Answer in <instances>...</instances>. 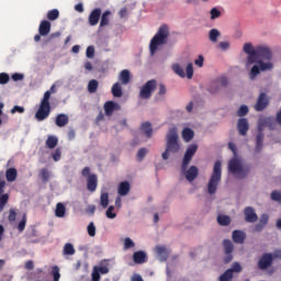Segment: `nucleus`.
Wrapping results in <instances>:
<instances>
[{
  "mask_svg": "<svg viewBox=\"0 0 281 281\" xmlns=\"http://www.w3.org/2000/svg\"><path fill=\"white\" fill-rule=\"evenodd\" d=\"M198 150H199V145L196 144L189 145L184 153L182 164H181L182 173L184 175L187 181H189L190 183H192V181H194V179L199 177V168L196 166H191L188 169V166H190V161H192V157L196 155Z\"/></svg>",
  "mask_w": 281,
  "mask_h": 281,
  "instance_id": "1",
  "label": "nucleus"
},
{
  "mask_svg": "<svg viewBox=\"0 0 281 281\" xmlns=\"http://www.w3.org/2000/svg\"><path fill=\"white\" fill-rule=\"evenodd\" d=\"M55 87L52 86L49 90H47L43 99L40 102V106L37 111L35 112V120L37 122H45L47 117L52 114V104L49 103V100L52 99V93H54Z\"/></svg>",
  "mask_w": 281,
  "mask_h": 281,
  "instance_id": "2",
  "label": "nucleus"
},
{
  "mask_svg": "<svg viewBox=\"0 0 281 281\" xmlns=\"http://www.w3.org/2000/svg\"><path fill=\"white\" fill-rule=\"evenodd\" d=\"M168 36H170V31L168 29V25L164 24L158 29V32L154 35V37L149 42L150 56H155L159 47L168 43Z\"/></svg>",
  "mask_w": 281,
  "mask_h": 281,
  "instance_id": "3",
  "label": "nucleus"
},
{
  "mask_svg": "<svg viewBox=\"0 0 281 281\" xmlns=\"http://www.w3.org/2000/svg\"><path fill=\"white\" fill-rule=\"evenodd\" d=\"M228 171L234 175L236 179H247L249 172H251V166L243 165V161L238 158H233L228 162Z\"/></svg>",
  "mask_w": 281,
  "mask_h": 281,
  "instance_id": "4",
  "label": "nucleus"
},
{
  "mask_svg": "<svg viewBox=\"0 0 281 281\" xmlns=\"http://www.w3.org/2000/svg\"><path fill=\"white\" fill-rule=\"evenodd\" d=\"M223 177V167L221 160L215 161L213 167V172L207 183V192L209 194H216L218 190V186L221 184V179Z\"/></svg>",
  "mask_w": 281,
  "mask_h": 281,
  "instance_id": "5",
  "label": "nucleus"
},
{
  "mask_svg": "<svg viewBox=\"0 0 281 281\" xmlns=\"http://www.w3.org/2000/svg\"><path fill=\"white\" fill-rule=\"evenodd\" d=\"M177 153V127L169 130L167 134V146L162 153V159L166 161Z\"/></svg>",
  "mask_w": 281,
  "mask_h": 281,
  "instance_id": "6",
  "label": "nucleus"
},
{
  "mask_svg": "<svg viewBox=\"0 0 281 281\" xmlns=\"http://www.w3.org/2000/svg\"><path fill=\"white\" fill-rule=\"evenodd\" d=\"M81 175L87 178L88 192H95L98 190V175L91 173V168L89 167H85Z\"/></svg>",
  "mask_w": 281,
  "mask_h": 281,
  "instance_id": "7",
  "label": "nucleus"
},
{
  "mask_svg": "<svg viewBox=\"0 0 281 281\" xmlns=\"http://www.w3.org/2000/svg\"><path fill=\"white\" fill-rule=\"evenodd\" d=\"M257 65L252 66L250 70V79L254 80L260 71H271L273 69V63L266 61L265 59H256Z\"/></svg>",
  "mask_w": 281,
  "mask_h": 281,
  "instance_id": "8",
  "label": "nucleus"
},
{
  "mask_svg": "<svg viewBox=\"0 0 281 281\" xmlns=\"http://www.w3.org/2000/svg\"><path fill=\"white\" fill-rule=\"evenodd\" d=\"M157 89V81L155 79L148 80L139 91L140 100H150L153 92Z\"/></svg>",
  "mask_w": 281,
  "mask_h": 281,
  "instance_id": "9",
  "label": "nucleus"
},
{
  "mask_svg": "<svg viewBox=\"0 0 281 281\" xmlns=\"http://www.w3.org/2000/svg\"><path fill=\"white\" fill-rule=\"evenodd\" d=\"M273 53L265 45L256 46L255 60H271Z\"/></svg>",
  "mask_w": 281,
  "mask_h": 281,
  "instance_id": "10",
  "label": "nucleus"
},
{
  "mask_svg": "<svg viewBox=\"0 0 281 281\" xmlns=\"http://www.w3.org/2000/svg\"><path fill=\"white\" fill-rule=\"evenodd\" d=\"M223 248H224V252L226 255L224 257V262L227 265V263L232 262V260H234V256L232 255V254H234V244L229 239H224Z\"/></svg>",
  "mask_w": 281,
  "mask_h": 281,
  "instance_id": "11",
  "label": "nucleus"
},
{
  "mask_svg": "<svg viewBox=\"0 0 281 281\" xmlns=\"http://www.w3.org/2000/svg\"><path fill=\"white\" fill-rule=\"evenodd\" d=\"M273 265V254L266 252L261 256V258L258 260V269L261 271L267 270L268 267H271Z\"/></svg>",
  "mask_w": 281,
  "mask_h": 281,
  "instance_id": "12",
  "label": "nucleus"
},
{
  "mask_svg": "<svg viewBox=\"0 0 281 281\" xmlns=\"http://www.w3.org/2000/svg\"><path fill=\"white\" fill-rule=\"evenodd\" d=\"M103 110L106 115V117L113 116L114 111H122V105L115 101H106L103 104Z\"/></svg>",
  "mask_w": 281,
  "mask_h": 281,
  "instance_id": "13",
  "label": "nucleus"
},
{
  "mask_svg": "<svg viewBox=\"0 0 281 281\" xmlns=\"http://www.w3.org/2000/svg\"><path fill=\"white\" fill-rule=\"evenodd\" d=\"M267 106H269V95H267V93L261 92L257 99V102L254 106L255 111H265V109H267Z\"/></svg>",
  "mask_w": 281,
  "mask_h": 281,
  "instance_id": "14",
  "label": "nucleus"
},
{
  "mask_svg": "<svg viewBox=\"0 0 281 281\" xmlns=\"http://www.w3.org/2000/svg\"><path fill=\"white\" fill-rule=\"evenodd\" d=\"M177 75L180 76V78H186L187 76L188 80H192V77L194 76V66H192V63H189L186 71H183V68L177 66Z\"/></svg>",
  "mask_w": 281,
  "mask_h": 281,
  "instance_id": "15",
  "label": "nucleus"
},
{
  "mask_svg": "<svg viewBox=\"0 0 281 281\" xmlns=\"http://www.w3.org/2000/svg\"><path fill=\"white\" fill-rule=\"evenodd\" d=\"M243 49L245 54H248L247 63L254 65L256 63V48H254V45L251 43H245Z\"/></svg>",
  "mask_w": 281,
  "mask_h": 281,
  "instance_id": "16",
  "label": "nucleus"
},
{
  "mask_svg": "<svg viewBox=\"0 0 281 281\" xmlns=\"http://www.w3.org/2000/svg\"><path fill=\"white\" fill-rule=\"evenodd\" d=\"M244 216L246 223H256L258 221V214L256 213V209L251 206L245 207Z\"/></svg>",
  "mask_w": 281,
  "mask_h": 281,
  "instance_id": "17",
  "label": "nucleus"
},
{
  "mask_svg": "<svg viewBox=\"0 0 281 281\" xmlns=\"http://www.w3.org/2000/svg\"><path fill=\"white\" fill-rule=\"evenodd\" d=\"M156 255L158 256L160 262H166L170 256V250L166 246L158 245L155 247Z\"/></svg>",
  "mask_w": 281,
  "mask_h": 281,
  "instance_id": "18",
  "label": "nucleus"
},
{
  "mask_svg": "<svg viewBox=\"0 0 281 281\" xmlns=\"http://www.w3.org/2000/svg\"><path fill=\"white\" fill-rule=\"evenodd\" d=\"M232 238L236 245H245V240L247 239V233L240 229L233 231Z\"/></svg>",
  "mask_w": 281,
  "mask_h": 281,
  "instance_id": "19",
  "label": "nucleus"
},
{
  "mask_svg": "<svg viewBox=\"0 0 281 281\" xmlns=\"http://www.w3.org/2000/svg\"><path fill=\"white\" fill-rule=\"evenodd\" d=\"M229 83V81L227 80V78L222 77L220 79L216 80V82H214L212 85V87L209 89L210 93H217V91L221 90V87H227V85Z\"/></svg>",
  "mask_w": 281,
  "mask_h": 281,
  "instance_id": "20",
  "label": "nucleus"
},
{
  "mask_svg": "<svg viewBox=\"0 0 281 281\" xmlns=\"http://www.w3.org/2000/svg\"><path fill=\"white\" fill-rule=\"evenodd\" d=\"M52 32V22L44 20L40 23L38 34L40 36H47Z\"/></svg>",
  "mask_w": 281,
  "mask_h": 281,
  "instance_id": "21",
  "label": "nucleus"
},
{
  "mask_svg": "<svg viewBox=\"0 0 281 281\" xmlns=\"http://www.w3.org/2000/svg\"><path fill=\"white\" fill-rule=\"evenodd\" d=\"M133 261L135 265H144V262H148V255L143 250L135 251L133 254Z\"/></svg>",
  "mask_w": 281,
  "mask_h": 281,
  "instance_id": "22",
  "label": "nucleus"
},
{
  "mask_svg": "<svg viewBox=\"0 0 281 281\" xmlns=\"http://www.w3.org/2000/svg\"><path fill=\"white\" fill-rule=\"evenodd\" d=\"M237 131L239 132V135H247L249 131V121H247V119H239L237 122Z\"/></svg>",
  "mask_w": 281,
  "mask_h": 281,
  "instance_id": "23",
  "label": "nucleus"
},
{
  "mask_svg": "<svg viewBox=\"0 0 281 281\" xmlns=\"http://www.w3.org/2000/svg\"><path fill=\"white\" fill-rule=\"evenodd\" d=\"M102 15L101 9H94L89 15V24L90 25H98L100 23V16Z\"/></svg>",
  "mask_w": 281,
  "mask_h": 281,
  "instance_id": "24",
  "label": "nucleus"
},
{
  "mask_svg": "<svg viewBox=\"0 0 281 281\" xmlns=\"http://www.w3.org/2000/svg\"><path fill=\"white\" fill-rule=\"evenodd\" d=\"M131 192V183L128 181L120 182L117 188V194L120 196H126Z\"/></svg>",
  "mask_w": 281,
  "mask_h": 281,
  "instance_id": "25",
  "label": "nucleus"
},
{
  "mask_svg": "<svg viewBox=\"0 0 281 281\" xmlns=\"http://www.w3.org/2000/svg\"><path fill=\"white\" fill-rule=\"evenodd\" d=\"M55 124L59 128H63L64 126H67V124H69V115L58 114L55 119Z\"/></svg>",
  "mask_w": 281,
  "mask_h": 281,
  "instance_id": "26",
  "label": "nucleus"
},
{
  "mask_svg": "<svg viewBox=\"0 0 281 281\" xmlns=\"http://www.w3.org/2000/svg\"><path fill=\"white\" fill-rule=\"evenodd\" d=\"M181 135H182L183 142H186L187 144L194 139V131H192V128L190 127H184L182 130Z\"/></svg>",
  "mask_w": 281,
  "mask_h": 281,
  "instance_id": "27",
  "label": "nucleus"
},
{
  "mask_svg": "<svg viewBox=\"0 0 281 281\" xmlns=\"http://www.w3.org/2000/svg\"><path fill=\"white\" fill-rule=\"evenodd\" d=\"M66 213L67 207L65 206V204H63V202H58L55 209V216H57V218H65Z\"/></svg>",
  "mask_w": 281,
  "mask_h": 281,
  "instance_id": "28",
  "label": "nucleus"
},
{
  "mask_svg": "<svg viewBox=\"0 0 281 281\" xmlns=\"http://www.w3.org/2000/svg\"><path fill=\"white\" fill-rule=\"evenodd\" d=\"M263 142H265V134L262 133V131H259V133L256 136L255 153H260V150H262Z\"/></svg>",
  "mask_w": 281,
  "mask_h": 281,
  "instance_id": "29",
  "label": "nucleus"
},
{
  "mask_svg": "<svg viewBox=\"0 0 281 281\" xmlns=\"http://www.w3.org/2000/svg\"><path fill=\"white\" fill-rule=\"evenodd\" d=\"M18 171L15 168H9L5 171V179L9 181V183H12L13 181H16Z\"/></svg>",
  "mask_w": 281,
  "mask_h": 281,
  "instance_id": "30",
  "label": "nucleus"
},
{
  "mask_svg": "<svg viewBox=\"0 0 281 281\" xmlns=\"http://www.w3.org/2000/svg\"><path fill=\"white\" fill-rule=\"evenodd\" d=\"M140 131L146 135V137H153V125L150 122H145L140 125Z\"/></svg>",
  "mask_w": 281,
  "mask_h": 281,
  "instance_id": "31",
  "label": "nucleus"
},
{
  "mask_svg": "<svg viewBox=\"0 0 281 281\" xmlns=\"http://www.w3.org/2000/svg\"><path fill=\"white\" fill-rule=\"evenodd\" d=\"M119 80H121L122 85H128L131 82V71L122 70Z\"/></svg>",
  "mask_w": 281,
  "mask_h": 281,
  "instance_id": "32",
  "label": "nucleus"
},
{
  "mask_svg": "<svg viewBox=\"0 0 281 281\" xmlns=\"http://www.w3.org/2000/svg\"><path fill=\"white\" fill-rule=\"evenodd\" d=\"M46 148L54 149L58 146V137L56 136H48L45 142Z\"/></svg>",
  "mask_w": 281,
  "mask_h": 281,
  "instance_id": "33",
  "label": "nucleus"
},
{
  "mask_svg": "<svg viewBox=\"0 0 281 281\" xmlns=\"http://www.w3.org/2000/svg\"><path fill=\"white\" fill-rule=\"evenodd\" d=\"M112 95L114 98H122L123 92H122V85L120 82H116L112 86Z\"/></svg>",
  "mask_w": 281,
  "mask_h": 281,
  "instance_id": "34",
  "label": "nucleus"
},
{
  "mask_svg": "<svg viewBox=\"0 0 281 281\" xmlns=\"http://www.w3.org/2000/svg\"><path fill=\"white\" fill-rule=\"evenodd\" d=\"M64 256H74L76 254V248H74V244L67 243L63 249Z\"/></svg>",
  "mask_w": 281,
  "mask_h": 281,
  "instance_id": "35",
  "label": "nucleus"
},
{
  "mask_svg": "<svg viewBox=\"0 0 281 281\" xmlns=\"http://www.w3.org/2000/svg\"><path fill=\"white\" fill-rule=\"evenodd\" d=\"M30 280L42 281L43 280V269H36L34 272L29 274Z\"/></svg>",
  "mask_w": 281,
  "mask_h": 281,
  "instance_id": "36",
  "label": "nucleus"
},
{
  "mask_svg": "<svg viewBox=\"0 0 281 281\" xmlns=\"http://www.w3.org/2000/svg\"><path fill=\"white\" fill-rule=\"evenodd\" d=\"M95 270L101 273V276H106V273H109V263L106 262H101L99 266L94 267Z\"/></svg>",
  "mask_w": 281,
  "mask_h": 281,
  "instance_id": "37",
  "label": "nucleus"
},
{
  "mask_svg": "<svg viewBox=\"0 0 281 281\" xmlns=\"http://www.w3.org/2000/svg\"><path fill=\"white\" fill-rule=\"evenodd\" d=\"M217 223L218 225L227 226L232 223V218L229 217V215H218Z\"/></svg>",
  "mask_w": 281,
  "mask_h": 281,
  "instance_id": "38",
  "label": "nucleus"
},
{
  "mask_svg": "<svg viewBox=\"0 0 281 281\" xmlns=\"http://www.w3.org/2000/svg\"><path fill=\"white\" fill-rule=\"evenodd\" d=\"M58 16H60V11H58V9L49 10L46 15L48 21H56Z\"/></svg>",
  "mask_w": 281,
  "mask_h": 281,
  "instance_id": "39",
  "label": "nucleus"
},
{
  "mask_svg": "<svg viewBox=\"0 0 281 281\" xmlns=\"http://www.w3.org/2000/svg\"><path fill=\"white\" fill-rule=\"evenodd\" d=\"M218 36H221V32L216 29H212L209 32V38H210L211 43H216L218 41Z\"/></svg>",
  "mask_w": 281,
  "mask_h": 281,
  "instance_id": "40",
  "label": "nucleus"
},
{
  "mask_svg": "<svg viewBox=\"0 0 281 281\" xmlns=\"http://www.w3.org/2000/svg\"><path fill=\"white\" fill-rule=\"evenodd\" d=\"M8 201H10V195L8 193L0 196V213H2L5 205H8Z\"/></svg>",
  "mask_w": 281,
  "mask_h": 281,
  "instance_id": "41",
  "label": "nucleus"
},
{
  "mask_svg": "<svg viewBox=\"0 0 281 281\" xmlns=\"http://www.w3.org/2000/svg\"><path fill=\"white\" fill-rule=\"evenodd\" d=\"M234 280V274L232 270H226L222 276H220L218 281H232Z\"/></svg>",
  "mask_w": 281,
  "mask_h": 281,
  "instance_id": "42",
  "label": "nucleus"
},
{
  "mask_svg": "<svg viewBox=\"0 0 281 281\" xmlns=\"http://www.w3.org/2000/svg\"><path fill=\"white\" fill-rule=\"evenodd\" d=\"M100 205L103 207V210H106V207H109V194L106 192L101 193Z\"/></svg>",
  "mask_w": 281,
  "mask_h": 281,
  "instance_id": "43",
  "label": "nucleus"
},
{
  "mask_svg": "<svg viewBox=\"0 0 281 281\" xmlns=\"http://www.w3.org/2000/svg\"><path fill=\"white\" fill-rule=\"evenodd\" d=\"M109 16H111V11L103 12L101 16L100 27H105V25H109Z\"/></svg>",
  "mask_w": 281,
  "mask_h": 281,
  "instance_id": "44",
  "label": "nucleus"
},
{
  "mask_svg": "<svg viewBox=\"0 0 281 281\" xmlns=\"http://www.w3.org/2000/svg\"><path fill=\"white\" fill-rule=\"evenodd\" d=\"M98 86H99L98 80L91 79L88 83V91L90 93H95V91H98Z\"/></svg>",
  "mask_w": 281,
  "mask_h": 281,
  "instance_id": "45",
  "label": "nucleus"
},
{
  "mask_svg": "<svg viewBox=\"0 0 281 281\" xmlns=\"http://www.w3.org/2000/svg\"><path fill=\"white\" fill-rule=\"evenodd\" d=\"M38 176L44 183H47V181H49V170H47L46 168L41 169Z\"/></svg>",
  "mask_w": 281,
  "mask_h": 281,
  "instance_id": "46",
  "label": "nucleus"
},
{
  "mask_svg": "<svg viewBox=\"0 0 281 281\" xmlns=\"http://www.w3.org/2000/svg\"><path fill=\"white\" fill-rule=\"evenodd\" d=\"M25 225H27V215H23L22 220L18 224V231L21 233L25 232Z\"/></svg>",
  "mask_w": 281,
  "mask_h": 281,
  "instance_id": "47",
  "label": "nucleus"
},
{
  "mask_svg": "<svg viewBox=\"0 0 281 281\" xmlns=\"http://www.w3.org/2000/svg\"><path fill=\"white\" fill-rule=\"evenodd\" d=\"M52 276H53V281L60 280V268H58V266L52 267Z\"/></svg>",
  "mask_w": 281,
  "mask_h": 281,
  "instance_id": "48",
  "label": "nucleus"
},
{
  "mask_svg": "<svg viewBox=\"0 0 281 281\" xmlns=\"http://www.w3.org/2000/svg\"><path fill=\"white\" fill-rule=\"evenodd\" d=\"M247 113H249V108L247 105H241L237 111L238 117H245Z\"/></svg>",
  "mask_w": 281,
  "mask_h": 281,
  "instance_id": "49",
  "label": "nucleus"
},
{
  "mask_svg": "<svg viewBox=\"0 0 281 281\" xmlns=\"http://www.w3.org/2000/svg\"><path fill=\"white\" fill-rule=\"evenodd\" d=\"M228 271H232V273H240L243 271V267L238 262H234L232 268L228 269Z\"/></svg>",
  "mask_w": 281,
  "mask_h": 281,
  "instance_id": "50",
  "label": "nucleus"
},
{
  "mask_svg": "<svg viewBox=\"0 0 281 281\" xmlns=\"http://www.w3.org/2000/svg\"><path fill=\"white\" fill-rule=\"evenodd\" d=\"M88 235L93 238L95 236V224L93 222H90L88 227H87Z\"/></svg>",
  "mask_w": 281,
  "mask_h": 281,
  "instance_id": "51",
  "label": "nucleus"
},
{
  "mask_svg": "<svg viewBox=\"0 0 281 281\" xmlns=\"http://www.w3.org/2000/svg\"><path fill=\"white\" fill-rule=\"evenodd\" d=\"M10 82V75L5 72L0 74V85H8Z\"/></svg>",
  "mask_w": 281,
  "mask_h": 281,
  "instance_id": "52",
  "label": "nucleus"
},
{
  "mask_svg": "<svg viewBox=\"0 0 281 281\" xmlns=\"http://www.w3.org/2000/svg\"><path fill=\"white\" fill-rule=\"evenodd\" d=\"M63 155V150L60 149V147L56 148V150L52 154V157L54 159V161H60V157Z\"/></svg>",
  "mask_w": 281,
  "mask_h": 281,
  "instance_id": "53",
  "label": "nucleus"
},
{
  "mask_svg": "<svg viewBox=\"0 0 281 281\" xmlns=\"http://www.w3.org/2000/svg\"><path fill=\"white\" fill-rule=\"evenodd\" d=\"M268 224H269V214L263 213V214L260 216L259 225H263L265 227H267Z\"/></svg>",
  "mask_w": 281,
  "mask_h": 281,
  "instance_id": "54",
  "label": "nucleus"
},
{
  "mask_svg": "<svg viewBox=\"0 0 281 281\" xmlns=\"http://www.w3.org/2000/svg\"><path fill=\"white\" fill-rule=\"evenodd\" d=\"M113 210H115V206L110 205L105 212V215L108 218H115L117 214L113 213Z\"/></svg>",
  "mask_w": 281,
  "mask_h": 281,
  "instance_id": "55",
  "label": "nucleus"
},
{
  "mask_svg": "<svg viewBox=\"0 0 281 281\" xmlns=\"http://www.w3.org/2000/svg\"><path fill=\"white\" fill-rule=\"evenodd\" d=\"M212 21L218 19L221 16V11L216 8L211 9L210 11Z\"/></svg>",
  "mask_w": 281,
  "mask_h": 281,
  "instance_id": "56",
  "label": "nucleus"
},
{
  "mask_svg": "<svg viewBox=\"0 0 281 281\" xmlns=\"http://www.w3.org/2000/svg\"><path fill=\"white\" fill-rule=\"evenodd\" d=\"M87 58H93L95 56V47L88 46L86 50Z\"/></svg>",
  "mask_w": 281,
  "mask_h": 281,
  "instance_id": "57",
  "label": "nucleus"
},
{
  "mask_svg": "<svg viewBox=\"0 0 281 281\" xmlns=\"http://www.w3.org/2000/svg\"><path fill=\"white\" fill-rule=\"evenodd\" d=\"M8 221L9 223H14V221H16V210L10 209Z\"/></svg>",
  "mask_w": 281,
  "mask_h": 281,
  "instance_id": "58",
  "label": "nucleus"
},
{
  "mask_svg": "<svg viewBox=\"0 0 281 281\" xmlns=\"http://www.w3.org/2000/svg\"><path fill=\"white\" fill-rule=\"evenodd\" d=\"M124 247L125 249H133V247H135V243L133 241V239H131V237L125 238Z\"/></svg>",
  "mask_w": 281,
  "mask_h": 281,
  "instance_id": "59",
  "label": "nucleus"
},
{
  "mask_svg": "<svg viewBox=\"0 0 281 281\" xmlns=\"http://www.w3.org/2000/svg\"><path fill=\"white\" fill-rule=\"evenodd\" d=\"M146 155H148V149L143 147V148L138 149L137 159H139V161H142V159H144L146 157Z\"/></svg>",
  "mask_w": 281,
  "mask_h": 281,
  "instance_id": "60",
  "label": "nucleus"
},
{
  "mask_svg": "<svg viewBox=\"0 0 281 281\" xmlns=\"http://www.w3.org/2000/svg\"><path fill=\"white\" fill-rule=\"evenodd\" d=\"M271 200L281 203V192L280 191H272L271 192Z\"/></svg>",
  "mask_w": 281,
  "mask_h": 281,
  "instance_id": "61",
  "label": "nucleus"
},
{
  "mask_svg": "<svg viewBox=\"0 0 281 281\" xmlns=\"http://www.w3.org/2000/svg\"><path fill=\"white\" fill-rule=\"evenodd\" d=\"M11 113L14 115V113H25V108L21 106V105H14L11 109Z\"/></svg>",
  "mask_w": 281,
  "mask_h": 281,
  "instance_id": "62",
  "label": "nucleus"
},
{
  "mask_svg": "<svg viewBox=\"0 0 281 281\" xmlns=\"http://www.w3.org/2000/svg\"><path fill=\"white\" fill-rule=\"evenodd\" d=\"M203 63H205L203 55H199L198 59L194 60V65L200 68L203 67Z\"/></svg>",
  "mask_w": 281,
  "mask_h": 281,
  "instance_id": "63",
  "label": "nucleus"
},
{
  "mask_svg": "<svg viewBox=\"0 0 281 281\" xmlns=\"http://www.w3.org/2000/svg\"><path fill=\"white\" fill-rule=\"evenodd\" d=\"M91 279H92V281H100L101 280L100 273L94 267H93V271H92V274H91Z\"/></svg>",
  "mask_w": 281,
  "mask_h": 281,
  "instance_id": "64",
  "label": "nucleus"
}]
</instances>
